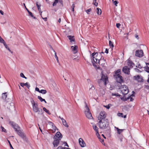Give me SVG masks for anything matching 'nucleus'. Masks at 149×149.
<instances>
[{
    "mask_svg": "<svg viewBox=\"0 0 149 149\" xmlns=\"http://www.w3.org/2000/svg\"><path fill=\"white\" fill-rule=\"evenodd\" d=\"M38 98L40 100V102H42L43 101L45 103H47V102L45 101V99L42 98V97L40 96H38Z\"/></svg>",
    "mask_w": 149,
    "mask_h": 149,
    "instance_id": "25",
    "label": "nucleus"
},
{
    "mask_svg": "<svg viewBox=\"0 0 149 149\" xmlns=\"http://www.w3.org/2000/svg\"><path fill=\"white\" fill-rule=\"evenodd\" d=\"M52 50H53L54 52L55 57V58H56L57 62L58 63L59 62V61L58 60V57L56 55V53L53 49H52Z\"/></svg>",
    "mask_w": 149,
    "mask_h": 149,
    "instance_id": "30",
    "label": "nucleus"
},
{
    "mask_svg": "<svg viewBox=\"0 0 149 149\" xmlns=\"http://www.w3.org/2000/svg\"><path fill=\"white\" fill-rule=\"evenodd\" d=\"M42 18V19L45 21H47V17H43L42 16V15H41Z\"/></svg>",
    "mask_w": 149,
    "mask_h": 149,
    "instance_id": "51",
    "label": "nucleus"
},
{
    "mask_svg": "<svg viewBox=\"0 0 149 149\" xmlns=\"http://www.w3.org/2000/svg\"><path fill=\"white\" fill-rule=\"evenodd\" d=\"M108 78L107 75H105L103 74H102L100 80L104 82V84L105 85L107 84V81H108Z\"/></svg>",
    "mask_w": 149,
    "mask_h": 149,
    "instance_id": "9",
    "label": "nucleus"
},
{
    "mask_svg": "<svg viewBox=\"0 0 149 149\" xmlns=\"http://www.w3.org/2000/svg\"><path fill=\"white\" fill-rule=\"evenodd\" d=\"M109 104L107 105H106L105 106V107L107 108V109H109L110 108V106L109 105Z\"/></svg>",
    "mask_w": 149,
    "mask_h": 149,
    "instance_id": "55",
    "label": "nucleus"
},
{
    "mask_svg": "<svg viewBox=\"0 0 149 149\" xmlns=\"http://www.w3.org/2000/svg\"><path fill=\"white\" fill-rule=\"evenodd\" d=\"M95 87L93 85H91V87L90 88L89 91H90L91 89L93 90H95Z\"/></svg>",
    "mask_w": 149,
    "mask_h": 149,
    "instance_id": "42",
    "label": "nucleus"
},
{
    "mask_svg": "<svg viewBox=\"0 0 149 149\" xmlns=\"http://www.w3.org/2000/svg\"><path fill=\"white\" fill-rule=\"evenodd\" d=\"M145 70L148 73H149V67L146 66L144 68Z\"/></svg>",
    "mask_w": 149,
    "mask_h": 149,
    "instance_id": "36",
    "label": "nucleus"
},
{
    "mask_svg": "<svg viewBox=\"0 0 149 149\" xmlns=\"http://www.w3.org/2000/svg\"><path fill=\"white\" fill-rule=\"evenodd\" d=\"M44 111H45L46 113L49 115L51 114V113L49 112V110H47L45 108L43 107V108Z\"/></svg>",
    "mask_w": 149,
    "mask_h": 149,
    "instance_id": "31",
    "label": "nucleus"
},
{
    "mask_svg": "<svg viewBox=\"0 0 149 149\" xmlns=\"http://www.w3.org/2000/svg\"><path fill=\"white\" fill-rule=\"evenodd\" d=\"M121 24L120 23H117L116 24V26L117 28H119Z\"/></svg>",
    "mask_w": 149,
    "mask_h": 149,
    "instance_id": "52",
    "label": "nucleus"
},
{
    "mask_svg": "<svg viewBox=\"0 0 149 149\" xmlns=\"http://www.w3.org/2000/svg\"><path fill=\"white\" fill-rule=\"evenodd\" d=\"M109 52V50L108 49H106L105 50V53L107 54H108Z\"/></svg>",
    "mask_w": 149,
    "mask_h": 149,
    "instance_id": "61",
    "label": "nucleus"
},
{
    "mask_svg": "<svg viewBox=\"0 0 149 149\" xmlns=\"http://www.w3.org/2000/svg\"><path fill=\"white\" fill-rule=\"evenodd\" d=\"M134 94H132L130 97L128 98V99L130 101H132L133 100L132 96H134Z\"/></svg>",
    "mask_w": 149,
    "mask_h": 149,
    "instance_id": "28",
    "label": "nucleus"
},
{
    "mask_svg": "<svg viewBox=\"0 0 149 149\" xmlns=\"http://www.w3.org/2000/svg\"><path fill=\"white\" fill-rule=\"evenodd\" d=\"M28 13L29 15H30L31 17H33L34 19H36V17L34 16L32 14V13L31 12H29Z\"/></svg>",
    "mask_w": 149,
    "mask_h": 149,
    "instance_id": "38",
    "label": "nucleus"
},
{
    "mask_svg": "<svg viewBox=\"0 0 149 149\" xmlns=\"http://www.w3.org/2000/svg\"><path fill=\"white\" fill-rule=\"evenodd\" d=\"M68 38L70 40V42L71 43H72L73 42H74L75 41V39L74 38V36H68Z\"/></svg>",
    "mask_w": 149,
    "mask_h": 149,
    "instance_id": "23",
    "label": "nucleus"
},
{
    "mask_svg": "<svg viewBox=\"0 0 149 149\" xmlns=\"http://www.w3.org/2000/svg\"><path fill=\"white\" fill-rule=\"evenodd\" d=\"M118 89H120L121 93L124 95L127 94L129 92L128 87L125 85H118Z\"/></svg>",
    "mask_w": 149,
    "mask_h": 149,
    "instance_id": "3",
    "label": "nucleus"
},
{
    "mask_svg": "<svg viewBox=\"0 0 149 149\" xmlns=\"http://www.w3.org/2000/svg\"><path fill=\"white\" fill-rule=\"evenodd\" d=\"M144 88L145 89L148 90L149 91V86L148 85H145L144 86Z\"/></svg>",
    "mask_w": 149,
    "mask_h": 149,
    "instance_id": "43",
    "label": "nucleus"
},
{
    "mask_svg": "<svg viewBox=\"0 0 149 149\" xmlns=\"http://www.w3.org/2000/svg\"><path fill=\"white\" fill-rule=\"evenodd\" d=\"M64 143L65 144V146H67L68 147H69V146H68V144L66 142H64Z\"/></svg>",
    "mask_w": 149,
    "mask_h": 149,
    "instance_id": "59",
    "label": "nucleus"
},
{
    "mask_svg": "<svg viewBox=\"0 0 149 149\" xmlns=\"http://www.w3.org/2000/svg\"><path fill=\"white\" fill-rule=\"evenodd\" d=\"M38 10L39 11V12H40V15H41V14H42V11H41V8H40V7H39V8H38Z\"/></svg>",
    "mask_w": 149,
    "mask_h": 149,
    "instance_id": "47",
    "label": "nucleus"
},
{
    "mask_svg": "<svg viewBox=\"0 0 149 149\" xmlns=\"http://www.w3.org/2000/svg\"><path fill=\"white\" fill-rule=\"evenodd\" d=\"M56 149H70V148L65 147H62L61 146H58Z\"/></svg>",
    "mask_w": 149,
    "mask_h": 149,
    "instance_id": "35",
    "label": "nucleus"
},
{
    "mask_svg": "<svg viewBox=\"0 0 149 149\" xmlns=\"http://www.w3.org/2000/svg\"><path fill=\"white\" fill-rule=\"evenodd\" d=\"M1 129L2 131V132H6V130L5 128H4L3 127L1 126Z\"/></svg>",
    "mask_w": 149,
    "mask_h": 149,
    "instance_id": "49",
    "label": "nucleus"
},
{
    "mask_svg": "<svg viewBox=\"0 0 149 149\" xmlns=\"http://www.w3.org/2000/svg\"><path fill=\"white\" fill-rule=\"evenodd\" d=\"M79 143L82 147H84L86 146V144L82 139L80 138L79 139Z\"/></svg>",
    "mask_w": 149,
    "mask_h": 149,
    "instance_id": "15",
    "label": "nucleus"
},
{
    "mask_svg": "<svg viewBox=\"0 0 149 149\" xmlns=\"http://www.w3.org/2000/svg\"><path fill=\"white\" fill-rule=\"evenodd\" d=\"M30 100L32 106L33 111L35 113L38 112L39 114H42V110L39 109L38 103L35 102L32 98H30Z\"/></svg>",
    "mask_w": 149,
    "mask_h": 149,
    "instance_id": "1",
    "label": "nucleus"
},
{
    "mask_svg": "<svg viewBox=\"0 0 149 149\" xmlns=\"http://www.w3.org/2000/svg\"><path fill=\"white\" fill-rule=\"evenodd\" d=\"M61 120L62 121V123L63 125L67 127H68V124L67 122L63 118H61Z\"/></svg>",
    "mask_w": 149,
    "mask_h": 149,
    "instance_id": "22",
    "label": "nucleus"
},
{
    "mask_svg": "<svg viewBox=\"0 0 149 149\" xmlns=\"http://www.w3.org/2000/svg\"><path fill=\"white\" fill-rule=\"evenodd\" d=\"M16 132H17L18 134L23 139H26L25 135L22 132V131L20 130V129H19Z\"/></svg>",
    "mask_w": 149,
    "mask_h": 149,
    "instance_id": "11",
    "label": "nucleus"
},
{
    "mask_svg": "<svg viewBox=\"0 0 149 149\" xmlns=\"http://www.w3.org/2000/svg\"><path fill=\"white\" fill-rule=\"evenodd\" d=\"M111 95L112 96H115L116 97H120L121 95L118 93H113L111 94Z\"/></svg>",
    "mask_w": 149,
    "mask_h": 149,
    "instance_id": "33",
    "label": "nucleus"
},
{
    "mask_svg": "<svg viewBox=\"0 0 149 149\" xmlns=\"http://www.w3.org/2000/svg\"><path fill=\"white\" fill-rule=\"evenodd\" d=\"M135 37L137 39H139V36L138 35H136L135 36Z\"/></svg>",
    "mask_w": 149,
    "mask_h": 149,
    "instance_id": "60",
    "label": "nucleus"
},
{
    "mask_svg": "<svg viewBox=\"0 0 149 149\" xmlns=\"http://www.w3.org/2000/svg\"><path fill=\"white\" fill-rule=\"evenodd\" d=\"M98 124L100 129H106L109 126V122L107 119L103 120V121H99Z\"/></svg>",
    "mask_w": 149,
    "mask_h": 149,
    "instance_id": "2",
    "label": "nucleus"
},
{
    "mask_svg": "<svg viewBox=\"0 0 149 149\" xmlns=\"http://www.w3.org/2000/svg\"><path fill=\"white\" fill-rule=\"evenodd\" d=\"M109 46L111 48H113V47L114 45L112 42H111V40H109Z\"/></svg>",
    "mask_w": 149,
    "mask_h": 149,
    "instance_id": "34",
    "label": "nucleus"
},
{
    "mask_svg": "<svg viewBox=\"0 0 149 149\" xmlns=\"http://www.w3.org/2000/svg\"><path fill=\"white\" fill-rule=\"evenodd\" d=\"M116 128L117 129L118 133L119 134H120L123 131V130L120 129H118V128H117L116 127Z\"/></svg>",
    "mask_w": 149,
    "mask_h": 149,
    "instance_id": "37",
    "label": "nucleus"
},
{
    "mask_svg": "<svg viewBox=\"0 0 149 149\" xmlns=\"http://www.w3.org/2000/svg\"><path fill=\"white\" fill-rule=\"evenodd\" d=\"M36 6L37 7V8H39V7H40V5H39L38 4V2H36Z\"/></svg>",
    "mask_w": 149,
    "mask_h": 149,
    "instance_id": "58",
    "label": "nucleus"
},
{
    "mask_svg": "<svg viewBox=\"0 0 149 149\" xmlns=\"http://www.w3.org/2000/svg\"><path fill=\"white\" fill-rule=\"evenodd\" d=\"M47 91L45 90H41L40 91V93H41L42 94H44L47 93Z\"/></svg>",
    "mask_w": 149,
    "mask_h": 149,
    "instance_id": "32",
    "label": "nucleus"
},
{
    "mask_svg": "<svg viewBox=\"0 0 149 149\" xmlns=\"http://www.w3.org/2000/svg\"><path fill=\"white\" fill-rule=\"evenodd\" d=\"M78 47L77 46H71V49H72V52H73V53L74 54H75L77 52V49Z\"/></svg>",
    "mask_w": 149,
    "mask_h": 149,
    "instance_id": "18",
    "label": "nucleus"
},
{
    "mask_svg": "<svg viewBox=\"0 0 149 149\" xmlns=\"http://www.w3.org/2000/svg\"><path fill=\"white\" fill-rule=\"evenodd\" d=\"M93 129H94V130H95V132L96 133V135L97 136L98 138L99 139L98 136H100V135L99 133L98 130V128L95 125H93Z\"/></svg>",
    "mask_w": 149,
    "mask_h": 149,
    "instance_id": "19",
    "label": "nucleus"
},
{
    "mask_svg": "<svg viewBox=\"0 0 149 149\" xmlns=\"http://www.w3.org/2000/svg\"><path fill=\"white\" fill-rule=\"evenodd\" d=\"M62 137V134L59 132H58L54 137V139H58L61 140Z\"/></svg>",
    "mask_w": 149,
    "mask_h": 149,
    "instance_id": "12",
    "label": "nucleus"
},
{
    "mask_svg": "<svg viewBox=\"0 0 149 149\" xmlns=\"http://www.w3.org/2000/svg\"><path fill=\"white\" fill-rule=\"evenodd\" d=\"M85 107L86 110L85 111V113L87 118L89 119H91L93 117L91 113L89 111V109L87 104H86Z\"/></svg>",
    "mask_w": 149,
    "mask_h": 149,
    "instance_id": "4",
    "label": "nucleus"
},
{
    "mask_svg": "<svg viewBox=\"0 0 149 149\" xmlns=\"http://www.w3.org/2000/svg\"><path fill=\"white\" fill-rule=\"evenodd\" d=\"M0 13L2 15H3V12L1 10H0Z\"/></svg>",
    "mask_w": 149,
    "mask_h": 149,
    "instance_id": "62",
    "label": "nucleus"
},
{
    "mask_svg": "<svg viewBox=\"0 0 149 149\" xmlns=\"http://www.w3.org/2000/svg\"><path fill=\"white\" fill-rule=\"evenodd\" d=\"M20 86L22 87H24V86H26L27 88L28 89L30 87V85L29 84L28 82H26L25 83H20Z\"/></svg>",
    "mask_w": 149,
    "mask_h": 149,
    "instance_id": "20",
    "label": "nucleus"
},
{
    "mask_svg": "<svg viewBox=\"0 0 149 149\" xmlns=\"http://www.w3.org/2000/svg\"><path fill=\"white\" fill-rule=\"evenodd\" d=\"M100 141L102 142V144H103V142H104V140L103 139H100Z\"/></svg>",
    "mask_w": 149,
    "mask_h": 149,
    "instance_id": "57",
    "label": "nucleus"
},
{
    "mask_svg": "<svg viewBox=\"0 0 149 149\" xmlns=\"http://www.w3.org/2000/svg\"><path fill=\"white\" fill-rule=\"evenodd\" d=\"M95 57H97L98 55V53L97 52H96V53H95Z\"/></svg>",
    "mask_w": 149,
    "mask_h": 149,
    "instance_id": "63",
    "label": "nucleus"
},
{
    "mask_svg": "<svg viewBox=\"0 0 149 149\" xmlns=\"http://www.w3.org/2000/svg\"><path fill=\"white\" fill-rule=\"evenodd\" d=\"M135 71H136V72H141V71H140L139 69H138L135 68Z\"/></svg>",
    "mask_w": 149,
    "mask_h": 149,
    "instance_id": "56",
    "label": "nucleus"
},
{
    "mask_svg": "<svg viewBox=\"0 0 149 149\" xmlns=\"http://www.w3.org/2000/svg\"><path fill=\"white\" fill-rule=\"evenodd\" d=\"M58 2V0H55L53 4V6H54L56 5L57 3Z\"/></svg>",
    "mask_w": 149,
    "mask_h": 149,
    "instance_id": "40",
    "label": "nucleus"
},
{
    "mask_svg": "<svg viewBox=\"0 0 149 149\" xmlns=\"http://www.w3.org/2000/svg\"><path fill=\"white\" fill-rule=\"evenodd\" d=\"M91 10V8H89L86 10V12L88 14H89V12H90Z\"/></svg>",
    "mask_w": 149,
    "mask_h": 149,
    "instance_id": "46",
    "label": "nucleus"
},
{
    "mask_svg": "<svg viewBox=\"0 0 149 149\" xmlns=\"http://www.w3.org/2000/svg\"><path fill=\"white\" fill-rule=\"evenodd\" d=\"M20 76L21 77H22L23 78H24L25 79H27V78L24 76V75L22 73H20Z\"/></svg>",
    "mask_w": 149,
    "mask_h": 149,
    "instance_id": "41",
    "label": "nucleus"
},
{
    "mask_svg": "<svg viewBox=\"0 0 149 149\" xmlns=\"http://www.w3.org/2000/svg\"><path fill=\"white\" fill-rule=\"evenodd\" d=\"M8 142L9 144V145H10V148H12V149H14L13 148L12 145L11 144V143H10V141L8 140Z\"/></svg>",
    "mask_w": 149,
    "mask_h": 149,
    "instance_id": "45",
    "label": "nucleus"
},
{
    "mask_svg": "<svg viewBox=\"0 0 149 149\" xmlns=\"http://www.w3.org/2000/svg\"><path fill=\"white\" fill-rule=\"evenodd\" d=\"M95 52L92 53L91 54V55L92 57L93 58V59H92V62L93 65L95 67H96V65L95 64V63L96 64H100V60L95 57Z\"/></svg>",
    "mask_w": 149,
    "mask_h": 149,
    "instance_id": "5",
    "label": "nucleus"
},
{
    "mask_svg": "<svg viewBox=\"0 0 149 149\" xmlns=\"http://www.w3.org/2000/svg\"><path fill=\"white\" fill-rule=\"evenodd\" d=\"M122 70L125 74H129L130 73V69L127 66L124 67L123 68Z\"/></svg>",
    "mask_w": 149,
    "mask_h": 149,
    "instance_id": "14",
    "label": "nucleus"
},
{
    "mask_svg": "<svg viewBox=\"0 0 149 149\" xmlns=\"http://www.w3.org/2000/svg\"><path fill=\"white\" fill-rule=\"evenodd\" d=\"M6 94V93H2V98L3 99L5 100L6 99L7 97V95Z\"/></svg>",
    "mask_w": 149,
    "mask_h": 149,
    "instance_id": "27",
    "label": "nucleus"
},
{
    "mask_svg": "<svg viewBox=\"0 0 149 149\" xmlns=\"http://www.w3.org/2000/svg\"><path fill=\"white\" fill-rule=\"evenodd\" d=\"M114 77L116 79V81L119 83V85H121V83L123 82L122 77L121 75H118V76Z\"/></svg>",
    "mask_w": 149,
    "mask_h": 149,
    "instance_id": "10",
    "label": "nucleus"
},
{
    "mask_svg": "<svg viewBox=\"0 0 149 149\" xmlns=\"http://www.w3.org/2000/svg\"><path fill=\"white\" fill-rule=\"evenodd\" d=\"M54 141L53 142V144L54 145V147H57L60 142V141L61 140H60L58 139H54Z\"/></svg>",
    "mask_w": 149,
    "mask_h": 149,
    "instance_id": "16",
    "label": "nucleus"
},
{
    "mask_svg": "<svg viewBox=\"0 0 149 149\" xmlns=\"http://www.w3.org/2000/svg\"><path fill=\"white\" fill-rule=\"evenodd\" d=\"M97 13L98 15H101L102 13L101 10L99 8H97Z\"/></svg>",
    "mask_w": 149,
    "mask_h": 149,
    "instance_id": "29",
    "label": "nucleus"
},
{
    "mask_svg": "<svg viewBox=\"0 0 149 149\" xmlns=\"http://www.w3.org/2000/svg\"><path fill=\"white\" fill-rule=\"evenodd\" d=\"M127 63L128 65L130 67V68H132L134 65V63L131 61L129 59L127 60Z\"/></svg>",
    "mask_w": 149,
    "mask_h": 149,
    "instance_id": "17",
    "label": "nucleus"
},
{
    "mask_svg": "<svg viewBox=\"0 0 149 149\" xmlns=\"http://www.w3.org/2000/svg\"><path fill=\"white\" fill-rule=\"evenodd\" d=\"M113 3L114 4V5L116 6H117V4L118 3H119V2L118 1L116 0V1H114L113 2Z\"/></svg>",
    "mask_w": 149,
    "mask_h": 149,
    "instance_id": "44",
    "label": "nucleus"
},
{
    "mask_svg": "<svg viewBox=\"0 0 149 149\" xmlns=\"http://www.w3.org/2000/svg\"><path fill=\"white\" fill-rule=\"evenodd\" d=\"M0 42L1 43H2L3 44L5 43L6 42L3 40V39L0 36Z\"/></svg>",
    "mask_w": 149,
    "mask_h": 149,
    "instance_id": "39",
    "label": "nucleus"
},
{
    "mask_svg": "<svg viewBox=\"0 0 149 149\" xmlns=\"http://www.w3.org/2000/svg\"><path fill=\"white\" fill-rule=\"evenodd\" d=\"M49 124L52 126V128L55 131L56 127L54 125V124L52 122L49 121L48 122Z\"/></svg>",
    "mask_w": 149,
    "mask_h": 149,
    "instance_id": "24",
    "label": "nucleus"
},
{
    "mask_svg": "<svg viewBox=\"0 0 149 149\" xmlns=\"http://www.w3.org/2000/svg\"><path fill=\"white\" fill-rule=\"evenodd\" d=\"M120 69H118L116 71H115V74L113 75L114 77L118 76L120 75Z\"/></svg>",
    "mask_w": 149,
    "mask_h": 149,
    "instance_id": "21",
    "label": "nucleus"
},
{
    "mask_svg": "<svg viewBox=\"0 0 149 149\" xmlns=\"http://www.w3.org/2000/svg\"><path fill=\"white\" fill-rule=\"evenodd\" d=\"M5 46V48L8 50L11 53H13V52L10 49L9 47L8 46V45L6 44V43H5L3 44Z\"/></svg>",
    "mask_w": 149,
    "mask_h": 149,
    "instance_id": "26",
    "label": "nucleus"
},
{
    "mask_svg": "<svg viewBox=\"0 0 149 149\" xmlns=\"http://www.w3.org/2000/svg\"><path fill=\"white\" fill-rule=\"evenodd\" d=\"M133 79L139 82H142L143 80L142 77L139 75H137V76H134L133 77Z\"/></svg>",
    "mask_w": 149,
    "mask_h": 149,
    "instance_id": "13",
    "label": "nucleus"
},
{
    "mask_svg": "<svg viewBox=\"0 0 149 149\" xmlns=\"http://www.w3.org/2000/svg\"><path fill=\"white\" fill-rule=\"evenodd\" d=\"M10 125L12 126L15 131L20 129V127L18 126V125L16 124L13 121H10L9 122Z\"/></svg>",
    "mask_w": 149,
    "mask_h": 149,
    "instance_id": "8",
    "label": "nucleus"
},
{
    "mask_svg": "<svg viewBox=\"0 0 149 149\" xmlns=\"http://www.w3.org/2000/svg\"><path fill=\"white\" fill-rule=\"evenodd\" d=\"M136 67H137L139 69H141L142 68V67L141 66V65L140 64H138L137 66H136Z\"/></svg>",
    "mask_w": 149,
    "mask_h": 149,
    "instance_id": "53",
    "label": "nucleus"
},
{
    "mask_svg": "<svg viewBox=\"0 0 149 149\" xmlns=\"http://www.w3.org/2000/svg\"><path fill=\"white\" fill-rule=\"evenodd\" d=\"M106 114L104 111H101L98 117V120L99 121H103V120H106L105 119Z\"/></svg>",
    "mask_w": 149,
    "mask_h": 149,
    "instance_id": "6",
    "label": "nucleus"
},
{
    "mask_svg": "<svg viewBox=\"0 0 149 149\" xmlns=\"http://www.w3.org/2000/svg\"><path fill=\"white\" fill-rule=\"evenodd\" d=\"M123 113H119L118 114V115L119 116H121L123 117Z\"/></svg>",
    "mask_w": 149,
    "mask_h": 149,
    "instance_id": "50",
    "label": "nucleus"
},
{
    "mask_svg": "<svg viewBox=\"0 0 149 149\" xmlns=\"http://www.w3.org/2000/svg\"><path fill=\"white\" fill-rule=\"evenodd\" d=\"M75 7L74 4V3L72 4V10L73 12H74V8Z\"/></svg>",
    "mask_w": 149,
    "mask_h": 149,
    "instance_id": "48",
    "label": "nucleus"
},
{
    "mask_svg": "<svg viewBox=\"0 0 149 149\" xmlns=\"http://www.w3.org/2000/svg\"><path fill=\"white\" fill-rule=\"evenodd\" d=\"M98 3H96V2H95V3H94V5L96 6H97V5Z\"/></svg>",
    "mask_w": 149,
    "mask_h": 149,
    "instance_id": "64",
    "label": "nucleus"
},
{
    "mask_svg": "<svg viewBox=\"0 0 149 149\" xmlns=\"http://www.w3.org/2000/svg\"><path fill=\"white\" fill-rule=\"evenodd\" d=\"M35 90L37 91L39 93L40 92V91L39 90V88L38 87H36L35 88Z\"/></svg>",
    "mask_w": 149,
    "mask_h": 149,
    "instance_id": "54",
    "label": "nucleus"
},
{
    "mask_svg": "<svg viewBox=\"0 0 149 149\" xmlns=\"http://www.w3.org/2000/svg\"><path fill=\"white\" fill-rule=\"evenodd\" d=\"M143 53L142 50H138L136 51L135 55L137 57L140 58L143 56Z\"/></svg>",
    "mask_w": 149,
    "mask_h": 149,
    "instance_id": "7",
    "label": "nucleus"
}]
</instances>
